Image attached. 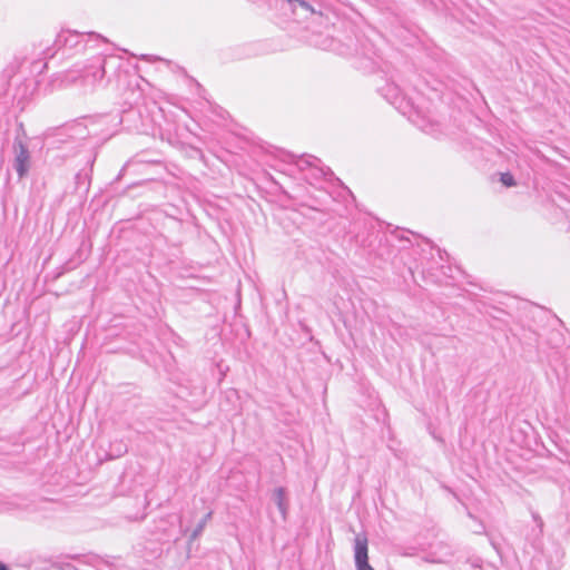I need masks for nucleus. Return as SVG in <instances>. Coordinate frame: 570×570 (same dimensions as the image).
<instances>
[{
  "mask_svg": "<svg viewBox=\"0 0 570 570\" xmlns=\"http://www.w3.org/2000/svg\"><path fill=\"white\" fill-rule=\"evenodd\" d=\"M355 564L356 568L368 564L367 538L364 534L355 538Z\"/></svg>",
  "mask_w": 570,
  "mask_h": 570,
  "instance_id": "nucleus-1",
  "label": "nucleus"
},
{
  "mask_svg": "<svg viewBox=\"0 0 570 570\" xmlns=\"http://www.w3.org/2000/svg\"><path fill=\"white\" fill-rule=\"evenodd\" d=\"M357 570H374L370 564H363L361 568H357Z\"/></svg>",
  "mask_w": 570,
  "mask_h": 570,
  "instance_id": "nucleus-4",
  "label": "nucleus"
},
{
  "mask_svg": "<svg viewBox=\"0 0 570 570\" xmlns=\"http://www.w3.org/2000/svg\"><path fill=\"white\" fill-rule=\"evenodd\" d=\"M0 570H8L7 566L0 561Z\"/></svg>",
  "mask_w": 570,
  "mask_h": 570,
  "instance_id": "nucleus-5",
  "label": "nucleus"
},
{
  "mask_svg": "<svg viewBox=\"0 0 570 570\" xmlns=\"http://www.w3.org/2000/svg\"><path fill=\"white\" fill-rule=\"evenodd\" d=\"M500 180L505 187L515 186V180L510 173H502L500 176Z\"/></svg>",
  "mask_w": 570,
  "mask_h": 570,
  "instance_id": "nucleus-3",
  "label": "nucleus"
},
{
  "mask_svg": "<svg viewBox=\"0 0 570 570\" xmlns=\"http://www.w3.org/2000/svg\"><path fill=\"white\" fill-rule=\"evenodd\" d=\"M17 170L20 176H23L28 169V155L24 150L20 153V155L17 157Z\"/></svg>",
  "mask_w": 570,
  "mask_h": 570,
  "instance_id": "nucleus-2",
  "label": "nucleus"
}]
</instances>
